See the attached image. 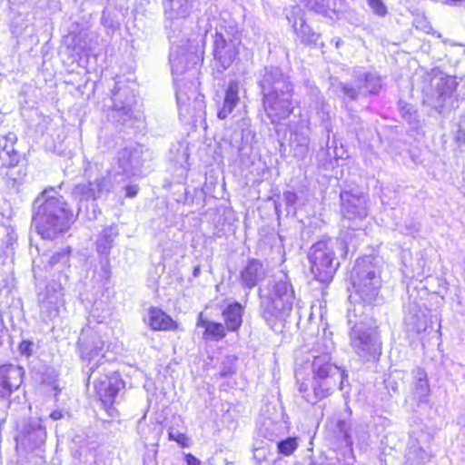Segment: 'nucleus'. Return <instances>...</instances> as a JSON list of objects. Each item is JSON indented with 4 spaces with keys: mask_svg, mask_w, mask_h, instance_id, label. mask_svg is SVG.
Masks as SVG:
<instances>
[{
    "mask_svg": "<svg viewBox=\"0 0 465 465\" xmlns=\"http://www.w3.org/2000/svg\"><path fill=\"white\" fill-rule=\"evenodd\" d=\"M100 306H102V302H94L88 319L89 326L82 331L78 345L82 358L87 361L88 381L94 383L103 408L109 417L114 418L117 414L114 404L120 390L124 385L120 374L114 369V363L106 360L103 353L104 342L99 334L90 327L93 321L102 323L110 315L109 310L103 309L100 313Z\"/></svg>",
    "mask_w": 465,
    "mask_h": 465,
    "instance_id": "nucleus-1",
    "label": "nucleus"
},
{
    "mask_svg": "<svg viewBox=\"0 0 465 465\" xmlns=\"http://www.w3.org/2000/svg\"><path fill=\"white\" fill-rule=\"evenodd\" d=\"M198 57L195 54L186 52L180 45L171 48L169 62L175 85L176 102L180 118L188 124H196L204 120L206 104L204 95L198 91L200 83L198 74Z\"/></svg>",
    "mask_w": 465,
    "mask_h": 465,
    "instance_id": "nucleus-2",
    "label": "nucleus"
},
{
    "mask_svg": "<svg viewBox=\"0 0 465 465\" xmlns=\"http://www.w3.org/2000/svg\"><path fill=\"white\" fill-rule=\"evenodd\" d=\"M334 348L331 338L322 337L316 349L321 354L315 355L312 362V381L309 383H299L300 393L311 404H316L330 396L338 384L342 390L344 381H347L344 371L331 362V353Z\"/></svg>",
    "mask_w": 465,
    "mask_h": 465,
    "instance_id": "nucleus-3",
    "label": "nucleus"
},
{
    "mask_svg": "<svg viewBox=\"0 0 465 465\" xmlns=\"http://www.w3.org/2000/svg\"><path fill=\"white\" fill-rule=\"evenodd\" d=\"M33 223L43 239H54L69 229L73 212L54 188L44 190L33 203Z\"/></svg>",
    "mask_w": 465,
    "mask_h": 465,
    "instance_id": "nucleus-4",
    "label": "nucleus"
},
{
    "mask_svg": "<svg viewBox=\"0 0 465 465\" xmlns=\"http://www.w3.org/2000/svg\"><path fill=\"white\" fill-rule=\"evenodd\" d=\"M357 247L358 242H353L350 231L341 232L339 238L322 239L312 244L308 259L314 278L323 283L330 282L340 267V258Z\"/></svg>",
    "mask_w": 465,
    "mask_h": 465,
    "instance_id": "nucleus-5",
    "label": "nucleus"
},
{
    "mask_svg": "<svg viewBox=\"0 0 465 465\" xmlns=\"http://www.w3.org/2000/svg\"><path fill=\"white\" fill-rule=\"evenodd\" d=\"M112 106L107 111V117L121 130L134 129L140 131L144 127V115L137 108L134 89L125 81L118 79L111 91Z\"/></svg>",
    "mask_w": 465,
    "mask_h": 465,
    "instance_id": "nucleus-6",
    "label": "nucleus"
},
{
    "mask_svg": "<svg viewBox=\"0 0 465 465\" xmlns=\"http://www.w3.org/2000/svg\"><path fill=\"white\" fill-rule=\"evenodd\" d=\"M268 292L260 289L261 311L262 318L273 328L289 318L295 300L294 291L286 274H282L269 283Z\"/></svg>",
    "mask_w": 465,
    "mask_h": 465,
    "instance_id": "nucleus-7",
    "label": "nucleus"
},
{
    "mask_svg": "<svg viewBox=\"0 0 465 465\" xmlns=\"http://www.w3.org/2000/svg\"><path fill=\"white\" fill-rule=\"evenodd\" d=\"M381 268L378 258L364 256L356 260L351 272L352 292L350 298L365 305H376L382 284Z\"/></svg>",
    "mask_w": 465,
    "mask_h": 465,
    "instance_id": "nucleus-8",
    "label": "nucleus"
},
{
    "mask_svg": "<svg viewBox=\"0 0 465 465\" xmlns=\"http://www.w3.org/2000/svg\"><path fill=\"white\" fill-rule=\"evenodd\" d=\"M361 305L348 309L349 339L352 351L362 360L378 359L381 354V341L377 330L368 322L366 316L358 315Z\"/></svg>",
    "mask_w": 465,
    "mask_h": 465,
    "instance_id": "nucleus-9",
    "label": "nucleus"
},
{
    "mask_svg": "<svg viewBox=\"0 0 465 465\" xmlns=\"http://www.w3.org/2000/svg\"><path fill=\"white\" fill-rule=\"evenodd\" d=\"M426 103L437 112L454 108L455 102L465 100V80L438 73L423 90Z\"/></svg>",
    "mask_w": 465,
    "mask_h": 465,
    "instance_id": "nucleus-10",
    "label": "nucleus"
},
{
    "mask_svg": "<svg viewBox=\"0 0 465 465\" xmlns=\"http://www.w3.org/2000/svg\"><path fill=\"white\" fill-rule=\"evenodd\" d=\"M341 212L343 217V229L349 232L353 242L359 243V239L364 236V221L368 216V197L363 193L341 191L340 193Z\"/></svg>",
    "mask_w": 465,
    "mask_h": 465,
    "instance_id": "nucleus-11",
    "label": "nucleus"
},
{
    "mask_svg": "<svg viewBox=\"0 0 465 465\" xmlns=\"http://www.w3.org/2000/svg\"><path fill=\"white\" fill-rule=\"evenodd\" d=\"M69 248L54 252L51 256L43 254L33 260V273L35 280L46 279L48 276L57 278L56 283H66V272L70 269Z\"/></svg>",
    "mask_w": 465,
    "mask_h": 465,
    "instance_id": "nucleus-12",
    "label": "nucleus"
},
{
    "mask_svg": "<svg viewBox=\"0 0 465 465\" xmlns=\"http://www.w3.org/2000/svg\"><path fill=\"white\" fill-rule=\"evenodd\" d=\"M262 108L272 124H279L291 114L295 115L299 102L293 99V88L262 95Z\"/></svg>",
    "mask_w": 465,
    "mask_h": 465,
    "instance_id": "nucleus-13",
    "label": "nucleus"
},
{
    "mask_svg": "<svg viewBox=\"0 0 465 465\" xmlns=\"http://www.w3.org/2000/svg\"><path fill=\"white\" fill-rule=\"evenodd\" d=\"M64 283L49 282L45 291L38 293L40 318L45 322H54L59 317L64 306Z\"/></svg>",
    "mask_w": 465,
    "mask_h": 465,
    "instance_id": "nucleus-14",
    "label": "nucleus"
},
{
    "mask_svg": "<svg viewBox=\"0 0 465 465\" xmlns=\"http://www.w3.org/2000/svg\"><path fill=\"white\" fill-rule=\"evenodd\" d=\"M24 369L14 364L0 365V400H8L7 409H11L15 402H21L19 395L11 398L13 393H16L22 383L24 377Z\"/></svg>",
    "mask_w": 465,
    "mask_h": 465,
    "instance_id": "nucleus-15",
    "label": "nucleus"
},
{
    "mask_svg": "<svg viewBox=\"0 0 465 465\" xmlns=\"http://www.w3.org/2000/svg\"><path fill=\"white\" fill-rule=\"evenodd\" d=\"M143 165L142 152L138 149L124 148L118 152L117 165L114 178L117 183L140 175Z\"/></svg>",
    "mask_w": 465,
    "mask_h": 465,
    "instance_id": "nucleus-16",
    "label": "nucleus"
},
{
    "mask_svg": "<svg viewBox=\"0 0 465 465\" xmlns=\"http://www.w3.org/2000/svg\"><path fill=\"white\" fill-rule=\"evenodd\" d=\"M114 189L112 175L97 177L94 181L76 184L72 190V196L79 203L96 200Z\"/></svg>",
    "mask_w": 465,
    "mask_h": 465,
    "instance_id": "nucleus-17",
    "label": "nucleus"
},
{
    "mask_svg": "<svg viewBox=\"0 0 465 465\" xmlns=\"http://www.w3.org/2000/svg\"><path fill=\"white\" fill-rule=\"evenodd\" d=\"M241 42L237 39H225L222 34H215L213 55L219 72L228 69L239 54Z\"/></svg>",
    "mask_w": 465,
    "mask_h": 465,
    "instance_id": "nucleus-18",
    "label": "nucleus"
},
{
    "mask_svg": "<svg viewBox=\"0 0 465 465\" xmlns=\"http://www.w3.org/2000/svg\"><path fill=\"white\" fill-rule=\"evenodd\" d=\"M258 84L262 95L273 93H281L283 90L293 88L288 75L281 68L276 66H266L260 73Z\"/></svg>",
    "mask_w": 465,
    "mask_h": 465,
    "instance_id": "nucleus-19",
    "label": "nucleus"
},
{
    "mask_svg": "<svg viewBox=\"0 0 465 465\" xmlns=\"http://www.w3.org/2000/svg\"><path fill=\"white\" fill-rule=\"evenodd\" d=\"M45 440L46 430L42 420L37 419L28 420L24 428V444L30 450L36 451L37 456L43 457Z\"/></svg>",
    "mask_w": 465,
    "mask_h": 465,
    "instance_id": "nucleus-20",
    "label": "nucleus"
},
{
    "mask_svg": "<svg viewBox=\"0 0 465 465\" xmlns=\"http://www.w3.org/2000/svg\"><path fill=\"white\" fill-rule=\"evenodd\" d=\"M291 130V145L294 147V156L302 159L309 149V121L305 118H301L299 126L294 127L290 125Z\"/></svg>",
    "mask_w": 465,
    "mask_h": 465,
    "instance_id": "nucleus-21",
    "label": "nucleus"
},
{
    "mask_svg": "<svg viewBox=\"0 0 465 465\" xmlns=\"http://www.w3.org/2000/svg\"><path fill=\"white\" fill-rule=\"evenodd\" d=\"M264 278L263 263L255 258L249 259L240 272L242 286L249 291L257 286Z\"/></svg>",
    "mask_w": 465,
    "mask_h": 465,
    "instance_id": "nucleus-22",
    "label": "nucleus"
},
{
    "mask_svg": "<svg viewBox=\"0 0 465 465\" xmlns=\"http://www.w3.org/2000/svg\"><path fill=\"white\" fill-rule=\"evenodd\" d=\"M193 6V0H165L164 15L169 25L166 27L171 29L175 22H181L188 17Z\"/></svg>",
    "mask_w": 465,
    "mask_h": 465,
    "instance_id": "nucleus-23",
    "label": "nucleus"
},
{
    "mask_svg": "<svg viewBox=\"0 0 465 465\" xmlns=\"http://www.w3.org/2000/svg\"><path fill=\"white\" fill-rule=\"evenodd\" d=\"M17 142V136L15 133L9 132L5 135L0 136V166L14 167L19 162V155L15 149Z\"/></svg>",
    "mask_w": 465,
    "mask_h": 465,
    "instance_id": "nucleus-24",
    "label": "nucleus"
},
{
    "mask_svg": "<svg viewBox=\"0 0 465 465\" xmlns=\"http://www.w3.org/2000/svg\"><path fill=\"white\" fill-rule=\"evenodd\" d=\"M411 395L418 403H427L430 392L428 375L424 369L416 367L411 371Z\"/></svg>",
    "mask_w": 465,
    "mask_h": 465,
    "instance_id": "nucleus-25",
    "label": "nucleus"
},
{
    "mask_svg": "<svg viewBox=\"0 0 465 465\" xmlns=\"http://www.w3.org/2000/svg\"><path fill=\"white\" fill-rule=\"evenodd\" d=\"M353 78L360 84L362 96L377 94L382 87L381 78L375 72L353 71Z\"/></svg>",
    "mask_w": 465,
    "mask_h": 465,
    "instance_id": "nucleus-26",
    "label": "nucleus"
},
{
    "mask_svg": "<svg viewBox=\"0 0 465 465\" xmlns=\"http://www.w3.org/2000/svg\"><path fill=\"white\" fill-rule=\"evenodd\" d=\"M404 322L409 331L420 333L427 329L426 315L416 304H409L405 312Z\"/></svg>",
    "mask_w": 465,
    "mask_h": 465,
    "instance_id": "nucleus-27",
    "label": "nucleus"
},
{
    "mask_svg": "<svg viewBox=\"0 0 465 465\" xmlns=\"http://www.w3.org/2000/svg\"><path fill=\"white\" fill-rule=\"evenodd\" d=\"M240 84L238 81H230L226 90L223 107L218 111L219 119H226L233 111L240 101L239 97Z\"/></svg>",
    "mask_w": 465,
    "mask_h": 465,
    "instance_id": "nucleus-28",
    "label": "nucleus"
},
{
    "mask_svg": "<svg viewBox=\"0 0 465 465\" xmlns=\"http://www.w3.org/2000/svg\"><path fill=\"white\" fill-rule=\"evenodd\" d=\"M305 6L318 15L333 19L341 5V0H304Z\"/></svg>",
    "mask_w": 465,
    "mask_h": 465,
    "instance_id": "nucleus-29",
    "label": "nucleus"
},
{
    "mask_svg": "<svg viewBox=\"0 0 465 465\" xmlns=\"http://www.w3.org/2000/svg\"><path fill=\"white\" fill-rule=\"evenodd\" d=\"M118 235L119 232L115 225H109L103 229L95 240V250L98 255H110L111 249Z\"/></svg>",
    "mask_w": 465,
    "mask_h": 465,
    "instance_id": "nucleus-30",
    "label": "nucleus"
},
{
    "mask_svg": "<svg viewBox=\"0 0 465 465\" xmlns=\"http://www.w3.org/2000/svg\"><path fill=\"white\" fill-rule=\"evenodd\" d=\"M145 322L153 331H168L176 327L173 319L158 308L149 310Z\"/></svg>",
    "mask_w": 465,
    "mask_h": 465,
    "instance_id": "nucleus-31",
    "label": "nucleus"
},
{
    "mask_svg": "<svg viewBox=\"0 0 465 465\" xmlns=\"http://www.w3.org/2000/svg\"><path fill=\"white\" fill-rule=\"evenodd\" d=\"M243 307L235 302L228 304L223 311V316L228 331H237L242 322Z\"/></svg>",
    "mask_w": 465,
    "mask_h": 465,
    "instance_id": "nucleus-32",
    "label": "nucleus"
},
{
    "mask_svg": "<svg viewBox=\"0 0 465 465\" xmlns=\"http://www.w3.org/2000/svg\"><path fill=\"white\" fill-rule=\"evenodd\" d=\"M334 93L345 102H354L362 96L360 84L354 83L338 82L332 84Z\"/></svg>",
    "mask_w": 465,
    "mask_h": 465,
    "instance_id": "nucleus-33",
    "label": "nucleus"
},
{
    "mask_svg": "<svg viewBox=\"0 0 465 465\" xmlns=\"http://www.w3.org/2000/svg\"><path fill=\"white\" fill-rule=\"evenodd\" d=\"M301 42L307 45H316L320 39V35L314 32L305 21H302L297 30H293Z\"/></svg>",
    "mask_w": 465,
    "mask_h": 465,
    "instance_id": "nucleus-34",
    "label": "nucleus"
},
{
    "mask_svg": "<svg viewBox=\"0 0 465 465\" xmlns=\"http://www.w3.org/2000/svg\"><path fill=\"white\" fill-rule=\"evenodd\" d=\"M405 458L408 465H420L428 460V454L418 444L411 443L408 447Z\"/></svg>",
    "mask_w": 465,
    "mask_h": 465,
    "instance_id": "nucleus-35",
    "label": "nucleus"
},
{
    "mask_svg": "<svg viewBox=\"0 0 465 465\" xmlns=\"http://www.w3.org/2000/svg\"><path fill=\"white\" fill-rule=\"evenodd\" d=\"M16 233L8 227H0V251L8 254L13 251V246L16 242Z\"/></svg>",
    "mask_w": 465,
    "mask_h": 465,
    "instance_id": "nucleus-36",
    "label": "nucleus"
},
{
    "mask_svg": "<svg viewBox=\"0 0 465 465\" xmlns=\"http://www.w3.org/2000/svg\"><path fill=\"white\" fill-rule=\"evenodd\" d=\"M204 337L213 341H219L225 336L224 327L222 323L214 322H206L204 323Z\"/></svg>",
    "mask_w": 465,
    "mask_h": 465,
    "instance_id": "nucleus-37",
    "label": "nucleus"
},
{
    "mask_svg": "<svg viewBox=\"0 0 465 465\" xmlns=\"http://www.w3.org/2000/svg\"><path fill=\"white\" fill-rule=\"evenodd\" d=\"M286 18L292 24L293 30L298 29V25L304 20V11L299 5H292L285 9Z\"/></svg>",
    "mask_w": 465,
    "mask_h": 465,
    "instance_id": "nucleus-38",
    "label": "nucleus"
},
{
    "mask_svg": "<svg viewBox=\"0 0 465 465\" xmlns=\"http://www.w3.org/2000/svg\"><path fill=\"white\" fill-rule=\"evenodd\" d=\"M278 452L284 456L292 455L298 448V440L295 437H287L276 444Z\"/></svg>",
    "mask_w": 465,
    "mask_h": 465,
    "instance_id": "nucleus-39",
    "label": "nucleus"
},
{
    "mask_svg": "<svg viewBox=\"0 0 465 465\" xmlns=\"http://www.w3.org/2000/svg\"><path fill=\"white\" fill-rule=\"evenodd\" d=\"M282 424H272L271 420L265 421L259 428V434L269 440H273L282 431Z\"/></svg>",
    "mask_w": 465,
    "mask_h": 465,
    "instance_id": "nucleus-40",
    "label": "nucleus"
},
{
    "mask_svg": "<svg viewBox=\"0 0 465 465\" xmlns=\"http://www.w3.org/2000/svg\"><path fill=\"white\" fill-rule=\"evenodd\" d=\"M237 358L234 356H226L222 361L219 376L222 378L232 376L236 371Z\"/></svg>",
    "mask_w": 465,
    "mask_h": 465,
    "instance_id": "nucleus-41",
    "label": "nucleus"
},
{
    "mask_svg": "<svg viewBox=\"0 0 465 465\" xmlns=\"http://www.w3.org/2000/svg\"><path fill=\"white\" fill-rule=\"evenodd\" d=\"M455 140L461 150H465V114L460 119Z\"/></svg>",
    "mask_w": 465,
    "mask_h": 465,
    "instance_id": "nucleus-42",
    "label": "nucleus"
},
{
    "mask_svg": "<svg viewBox=\"0 0 465 465\" xmlns=\"http://www.w3.org/2000/svg\"><path fill=\"white\" fill-rule=\"evenodd\" d=\"M15 166L16 165H15L14 167H8L9 171L6 173L8 178L14 182V185L20 184L26 175L25 170H23L22 168L15 170Z\"/></svg>",
    "mask_w": 465,
    "mask_h": 465,
    "instance_id": "nucleus-43",
    "label": "nucleus"
},
{
    "mask_svg": "<svg viewBox=\"0 0 465 465\" xmlns=\"http://www.w3.org/2000/svg\"><path fill=\"white\" fill-rule=\"evenodd\" d=\"M367 3L375 15L384 16L387 14V7L382 0H367Z\"/></svg>",
    "mask_w": 465,
    "mask_h": 465,
    "instance_id": "nucleus-44",
    "label": "nucleus"
},
{
    "mask_svg": "<svg viewBox=\"0 0 465 465\" xmlns=\"http://www.w3.org/2000/svg\"><path fill=\"white\" fill-rule=\"evenodd\" d=\"M314 108L322 121L327 123L330 119L329 105L325 104L324 100L315 104Z\"/></svg>",
    "mask_w": 465,
    "mask_h": 465,
    "instance_id": "nucleus-45",
    "label": "nucleus"
},
{
    "mask_svg": "<svg viewBox=\"0 0 465 465\" xmlns=\"http://www.w3.org/2000/svg\"><path fill=\"white\" fill-rule=\"evenodd\" d=\"M100 261V267L101 272L103 274V277L108 280L111 275V265H110V259L109 255H99Z\"/></svg>",
    "mask_w": 465,
    "mask_h": 465,
    "instance_id": "nucleus-46",
    "label": "nucleus"
},
{
    "mask_svg": "<svg viewBox=\"0 0 465 465\" xmlns=\"http://www.w3.org/2000/svg\"><path fill=\"white\" fill-rule=\"evenodd\" d=\"M282 199L287 207H292L295 209V205L298 202L299 197L297 195V193L288 190L283 192Z\"/></svg>",
    "mask_w": 465,
    "mask_h": 465,
    "instance_id": "nucleus-47",
    "label": "nucleus"
},
{
    "mask_svg": "<svg viewBox=\"0 0 465 465\" xmlns=\"http://www.w3.org/2000/svg\"><path fill=\"white\" fill-rule=\"evenodd\" d=\"M420 223L414 221H410L409 223H405L403 228L401 229V232L406 235L414 236L420 232Z\"/></svg>",
    "mask_w": 465,
    "mask_h": 465,
    "instance_id": "nucleus-48",
    "label": "nucleus"
},
{
    "mask_svg": "<svg viewBox=\"0 0 465 465\" xmlns=\"http://www.w3.org/2000/svg\"><path fill=\"white\" fill-rule=\"evenodd\" d=\"M268 450L264 446H255L253 448V460L257 464H261L267 457Z\"/></svg>",
    "mask_w": 465,
    "mask_h": 465,
    "instance_id": "nucleus-49",
    "label": "nucleus"
},
{
    "mask_svg": "<svg viewBox=\"0 0 465 465\" xmlns=\"http://www.w3.org/2000/svg\"><path fill=\"white\" fill-rule=\"evenodd\" d=\"M101 23L104 27L111 29L113 31L116 28L115 22L113 19L111 14L105 10L103 11Z\"/></svg>",
    "mask_w": 465,
    "mask_h": 465,
    "instance_id": "nucleus-50",
    "label": "nucleus"
},
{
    "mask_svg": "<svg viewBox=\"0 0 465 465\" xmlns=\"http://www.w3.org/2000/svg\"><path fill=\"white\" fill-rule=\"evenodd\" d=\"M308 88V94L311 97L312 101L315 104L319 103L320 101L324 100L323 97L321 95V92L318 87L307 84Z\"/></svg>",
    "mask_w": 465,
    "mask_h": 465,
    "instance_id": "nucleus-51",
    "label": "nucleus"
},
{
    "mask_svg": "<svg viewBox=\"0 0 465 465\" xmlns=\"http://www.w3.org/2000/svg\"><path fill=\"white\" fill-rule=\"evenodd\" d=\"M337 427L339 429V431L342 435V438L347 445L351 444V436L348 431V424L344 420H339L337 423Z\"/></svg>",
    "mask_w": 465,
    "mask_h": 465,
    "instance_id": "nucleus-52",
    "label": "nucleus"
},
{
    "mask_svg": "<svg viewBox=\"0 0 465 465\" xmlns=\"http://www.w3.org/2000/svg\"><path fill=\"white\" fill-rule=\"evenodd\" d=\"M34 343L29 341H23L19 345V351L22 355L30 356Z\"/></svg>",
    "mask_w": 465,
    "mask_h": 465,
    "instance_id": "nucleus-53",
    "label": "nucleus"
},
{
    "mask_svg": "<svg viewBox=\"0 0 465 465\" xmlns=\"http://www.w3.org/2000/svg\"><path fill=\"white\" fill-rule=\"evenodd\" d=\"M415 23H416V28L417 29H420V30H422L423 32H425L427 34H430L431 33L432 26L425 19H417L415 21Z\"/></svg>",
    "mask_w": 465,
    "mask_h": 465,
    "instance_id": "nucleus-54",
    "label": "nucleus"
},
{
    "mask_svg": "<svg viewBox=\"0 0 465 465\" xmlns=\"http://www.w3.org/2000/svg\"><path fill=\"white\" fill-rule=\"evenodd\" d=\"M169 438L177 441L179 444H183L186 439L184 434L179 433L178 431L174 432L173 430L169 431Z\"/></svg>",
    "mask_w": 465,
    "mask_h": 465,
    "instance_id": "nucleus-55",
    "label": "nucleus"
},
{
    "mask_svg": "<svg viewBox=\"0 0 465 465\" xmlns=\"http://www.w3.org/2000/svg\"><path fill=\"white\" fill-rule=\"evenodd\" d=\"M125 194L127 197H134L138 193L137 185H126L124 187Z\"/></svg>",
    "mask_w": 465,
    "mask_h": 465,
    "instance_id": "nucleus-56",
    "label": "nucleus"
},
{
    "mask_svg": "<svg viewBox=\"0 0 465 465\" xmlns=\"http://www.w3.org/2000/svg\"><path fill=\"white\" fill-rule=\"evenodd\" d=\"M185 461L187 465H202L200 460L191 453L185 455Z\"/></svg>",
    "mask_w": 465,
    "mask_h": 465,
    "instance_id": "nucleus-57",
    "label": "nucleus"
},
{
    "mask_svg": "<svg viewBox=\"0 0 465 465\" xmlns=\"http://www.w3.org/2000/svg\"><path fill=\"white\" fill-rule=\"evenodd\" d=\"M201 273V267L199 265L195 266L193 271V277H198Z\"/></svg>",
    "mask_w": 465,
    "mask_h": 465,
    "instance_id": "nucleus-58",
    "label": "nucleus"
},
{
    "mask_svg": "<svg viewBox=\"0 0 465 465\" xmlns=\"http://www.w3.org/2000/svg\"><path fill=\"white\" fill-rule=\"evenodd\" d=\"M50 417L53 419V420H58V419H61L62 418V414L61 412H58V411H54L51 413Z\"/></svg>",
    "mask_w": 465,
    "mask_h": 465,
    "instance_id": "nucleus-59",
    "label": "nucleus"
},
{
    "mask_svg": "<svg viewBox=\"0 0 465 465\" xmlns=\"http://www.w3.org/2000/svg\"><path fill=\"white\" fill-rule=\"evenodd\" d=\"M442 3L448 4V5H455L457 3L461 2L462 0H441Z\"/></svg>",
    "mask_w": 465,
    "mask_h": 465,
    "instance_id": "nucleus-60",
    "label": "nucleus"
},
{
    "mask_svg": "<svg viewBox=\"0 0 465 465\" xmlns=\"http://www.w3.org/2000/svg\"><path fill=\"white\" fill-rule=\"evenodd\" d=\"M225 465H234V464H233V462L226 461V460H225Z\"/></svg>",
    "mask_w": 465,
    "mask_h": 465,
    "instance_id": "nucleus-61",
    "label": "nucleus"
},
{
    "mask_svg": "<svg viewBox=\"0 0 465 465\" xmlns=\"http://www.w3.org/2000/svg\"><path fill=\"white\" fill-rule=\"evenodd\" d=\"M324 128L327 130V132H328V134H329V133H330V129H329V126H328V124H325Z\"/></svg>",
    "mask_w": 465,
    "mask_h": 465,
    "instance_id": "nucleus-62",
    "label": "nucleus"
},
{
    "mask_svg": "<svg viewBox=\"0 0 465 465\" xmlns=\"http://www.w3.org/2000/svg\"><path fill=\"white\" fill-rule=\"evenodd\" d=\"M82 212V206H79L78 208V213Z\"/></svg>",
    "mask_w": 465,
    "mask_h": 465,
    "instance_id": "nucleus-63",
    "label": "nucleus"
}]
</instances>
